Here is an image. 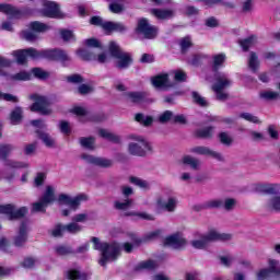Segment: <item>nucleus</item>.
<instances>
[{
	"instance_id": "obj_1",
	"label": "nucleus",
	"mask_w": 280,
	"mask_h": 280,
	"mask_svg": "<svg viewBox=\"0 0 280 280\" xmlns=\"http://www.w3.org/2000/svg\"><path fill=\"white\" fill-rule=\"evenodd\" d=\"M12 56L15 57V60L19 65H25V62H27V58H48V60H59V62H69V60H71L67 52L58 49L43 50L38 52V50L34 48H28L23 50H15L12 52Z\"/></svg>"
},
{
	"instance_id": "obj_2",
	"label": "nucleus",
	"mask_w": 280,
	"mask_h": 280,
	"mask_svg": "<svg viewBox=\"0 0 280 280\" xmlns=\"http://www.w3.org/2000/svg\"><path fill=\"white\" fill-rule=\"evenodd\" d=\"M92 242L95 250H101L102 253V258L98 261L100 266H104L108 261H115L119 257V253H121V247L117 243H101L97 237H93Z\"/></svg>"
},
{
	"instance_id": "obj_3",
	"label": "nucleus",
	"mask_w": 280,
	"mask_h": 280,
	"mask_svg": "<svg viewBox=\"0 0 280 280\" xmlns=\"http://www.w3.org/2000/svg\"><path fill=\"white\" fill-rule=\"evenodd\" d=\"M85 46L88 49L77 50V56L82 60H97V62H107L108 56L106 54H101L95 56V49H102V43L95 38H90L85 40Z\"/></svg>"
},
{
	"instance_id": "obj_4",
	"label": "nucleus",
	"mask_w": 280,
	"mask_h": 280,
	"mask_svg": "<svg viewBox=\"0 0 280 280\" xmlns=\"http://www.w3.org/2000/svg\"><path fill=\"white\" fill-rule=\"evenodd\" d=\"M231 234H222L218 230H210L207 235L197 234L196 238L191 241L192 248L202 250L209 246V242H229Z\"/></svg>"
},
{
	"instance_id": "obj_5",
	"label": "nucleus",
	"mask_w": 280,
	"mask_h": 280,
	"mask_svg": "<svg viewBox=\"0 0 280 280\" xmlns=\"http://www.w3.org/2000/svg\"><path fill=\"white\" fill-rule=\"evenodd\" d=\"M231 84H232L231 79H229L226 74L217 73L214 75L212 91H214L218 100L224 101L226 100V97H229V94L224 92V89H229Z\"/></svg>"
},
{
	"instance_id": "obj_6",
	"label": "nucleus",
	"mask_w": 280,
	"mask_h": 280,
	"mask_svg": "<svg viewBox=\"0 0 280 280\" xmlns=\"http://www.w3.org/2000/svg\"><path fill=\"white\" fill-rule=\"evenodd\" d=\"M109 54H112L113 58L117 59L116 65L118 69H126L132 63L130 54L121 51V48H119V45L115 42L109 44Z\"/></svg>"
},
{
	"instance_id": "obj_7",
	"label": "nucleus",
	"mask_w": 280,
	"mask_h": 280,
	"mask_svg": "<svg viewBox=\"0 0 280 280\" xmlns=\"http://www.w3.org/2000/svg\"><path fill=\"white\" fill-rule=\"evenodd\" d=\"M131 139L133 141H137L138 143H130L129 144V152L130 154H133L135 156H145L148 152H152V144L144 140L141 136H131Z\"/></svg>"
},
{
	"instance_id": "obj_8",
	"label": "nucleus",
	"mask_w": 280,
	"mask_h": 280,
	"mask_svg": "<svg viewBox=\"0 0 280 280\" xmlns=\"http://www.w3.org/2000/svg\"><path fill=\"white\" fill-rule=\"evenodd\" d=\"M90 23L91 25H100L106 34H112V32H126V26H124V24L108 21L103 22L100 16L91 18Z\"/></svg>"
},
{
	"instance_id": "obj_9",
	"label": "nucleus",
	"mask_w": 280,
	"mask_h": 280,
	"mask_svg": "<svg viewBox=\"0 0 280 280\" xmlns=\"http://www.w3.org/2000/svg\"><path fill=\"white\" fill-rule=\"evenodd\" d=\"M56 200V188L47 186L46 190L38 202L33 203V211H45L47 205H51Z\"/></svg>"
},
{
	"instance_id": "obj_10",
	"label": "nucleus",
	"mask_w": 280,
	"mask_h": 280,
	"mask_svg": "<svg viewBox=\"0 0 280 280\" xmlns=\"http://www.w3.org/2000/svg\"><path fill=\"white\" fill-rule=\"evenodd\" d=\"M31 100L35 102L31 106V110L33 113H40V115H49V113H51V109L49 108V103H47V98H45V96L33 94L31 95Z\"/></svg>"
},
{
	"instance_id": "obj_11",
	"label": "nucleus",
	"mask_w": 280,
	"mask_h": 280,
	"mask_svg": "<svg viewBox=\"0 0 280 280\" xmlns=\"http://www.w3.org/2000/svg\"><path fill=\"white\" fill-rule=\"evenodd\" d=\"M178 201L174 197H167V195H160L155 201L156 211H174Z\"/></svg>"
},
{
	"instance_id": "obj_12",
	"label": "nucleus",
	"mask_w": 280,
	"mask_h": 280,
	"mask_svg": "<svg viewBox=\"0 0 280 280\" xmlns=\"http://www.w3.org/2000/svg\"><path fill=\"white\" fill-rule=\"evenodd\" d=\"M268 269H261L258 273H257V279L258 280H266L268 279V277H270V275H272V277H276L277 279L280 278V265H279V260L277 259H269L268 260Z\"/></svg>"
},
{
	"instance_id": "obj_13",
	"label": "nucleus",
	"mask_w": 280,
	"mask_h": 280,
	"mask_svg": "<svg viewBox=\"0 0 280 280\" xmlns=\"http://www.w3.org/2000/svg\"><path fill=\"white\" fill-rule=\"evenodd\" d=\"M57 200L59 205H66L67 207H69V209H71L72 211H75V209L80 207V202H83L84 200H86V196L78 195L77 197H71L69 195L61 194L59 195Z\"/></svg>"
},
{
	"instance_id": "obj_14",
	"label": "nucleus",
	"mask_w": 280,
	"mask_h": 280,
	"mask_svg": "<svg viewBox=\"0 0 280 280\" xmlns=\"http://www.w3.org/2000/svg\"><path fill=\"white\" fill-rule=\"evenodd\" d=\"M137 33L143 34L144 38H156L159 31L155 26L150 25L145 19L138 21Z\"/></svg>"
},
{
	"instance_id": "obj_15",
	"label": "nucleus",
	"mask_w": 280,
	"mask_h": 280,
	"mask_svg": "<svg viewBox=\"0 0 280 280\" xmlns=\"http://www.w3.org/2000/svg\"><path fill=\"white\" fill-rule=\"evenodd\" d=\"M0 213H4L9 220H19L27 213V208L23 207L16 210L13 205H5L0 206Z\"/></svg>"
},
{
	"instance_id": "obj_16",
	"label": "nucleus",
	"mask_w": 280,
	"mask_h": 280,
	"mask_svg": "<svg viewBox=\"0 0 280 280\" xmlns=\"http://www.w3.org/2000/svg\"><path fill=\"white\" fill-rule=\"evenodd\" d=\"M43 5H44V8L42 10V14L44 16H48L49 19H61L62 18L60 8L58 7V4L56 2L44 0Z\"/></svg>"
},
{
	"instance_id": "obj_17",
	"label": "nucleus",
	"mask_w": 280,
	"mask_h": 280,
	"mask_svg": "<svg viewBox=\"0 0 280 280\" xmlns=\"http://www.w3.org/2000/svg\"><path fill=\"white\" fill-rule=\"evenodd\" d=\"M82 231V226L78 223H69L68 225H57L52 232V237H61L65 233H80Z\"/></svg>"
},
{
	"instance_id": "obj_18",
	"label": "nucleus",
	"mask_w": 280,
	"mask_h": 280,
	"mask_svg": "<svg viewBox=\"0 0 280 280\" xmlns=\"http://www.w3.org/2000/svg\"><path fill=\"white\" fill-rule=\"evenodd\" d=\"M164 246H170L171 248H184V246H187V241L183 237V234L176 233L164 240Z\"/></svg>"
},
{
	"instance_id": "obj_19",
	"label": "nucleus",
	"mask_w": 280,
	"mask_h": 280,
	"mask_svg": "<svg viewBox=\"0 0 280 280\" xmlns=\"http://www.w3.org/2000/svg\"><path fill=\"white\" fill-rule=\"evenodd\" d=\"M21 167H27V163H21V162H14L9 161L5 165V173L3 175V178L7 180H12L14 178V174H16L18 170H21Z\"/></svg>"
},
{
	"instance_id": "obj_20",
	"label": "nucleus",
	"mask_w": 280,
	"mask_h": 280,
	"mask_svg": "<svg viewBox=\"0 0 280 280\" xmlns=\"http://www.w3.org/2000/svg\"><path fill=\"white\" fill-rule=\"evenodd\" d=\"M83 161H86V163H92L93 165H98L100 167H110L113 165V162L110 160L104 159V158H96L89 154L82 155Z\"/></svg>"
},
{
	"instance_id": "obj_21",
	"label": "nucleus",
	"mask_w": 280,
	"mask_h": 280,
	"mask_svg": "<svg viewBox=\"0 0 280 280\" xmlns=\"http://www.w3.org/2000/svg\"><path fill=\"white\" fill-rule=\"evenodd\" d=\"M151 82L155 89H170L172 86L167 80V74H159Z\"/></svg>"
},
{
	"instance_id": "obj_22",
	"label": "nucleus",
	"mask_w": 280,
	"mask_h": 280,
	"mask_svg": "<svg viewBox=\"0 0 280 280\" xmlns=\"http://www.w3.org/2000/svg\"><path fill=\"white\" fill-rule=\"evenodd\" d=\"M256 189L261 194H270L271 196L279 194V186L275 184H259Z\"/></svg>"
},
{
	"instance_id": "obj_23",
	"label": "nucleus",
	"mask_w": 280,
	"mask_h": 280,
	"mask_svg": "<svg viewBox=\"0 0 280 280\" xmlns=\"http://www.w3.org/2000/svg\"><path fill=\"white\" fill-rule=\"evenodd\" d=\"M25 242H27V223H22L15 237V246H23Z\"/></svg>"
},
{
	"instance_id": "obj_24",
	"label": "nucleus",
	"mask_w": 280,
	"mask_h": 280,
	"mask_svg": "<svg viewBox=\"0 0 280 280\" xmlns=\"http://www.w3.org/2000/svg\"><path fill=\"white\" fill-rule=\"evenodd\" d=\"M151 14L155 16V19L165 20V19H172L174 16V11L170 9H152Z\"/></svg>"
},
{
	"instance_id": "obj_25",
	"label": "nucleus",
	"mask_w": 280,
	"mask_h": 280,
	"mask_svg": "<svg viewBox=\"0 0 280 280\" xmlns=\"http://www.w3.org/2000/svg\"><path fill=\"white\" fill-rule=\"evenodd\" d=\"M192 152H195L196 154H205V155H208V156H212L213 159H218V161H222V155L220 153L211 151L207 147L194 148Z\"/></svg>"
},
{
	"instance_id": "obj_26",
	"label": "nucleus",
	"mask_w": 280,
	"mask_h": 280,
	"mask_svg": "<svg viewBox=\"0 0 280 280\" xmlns=\"http://www.w3.org/2000/svg\"><path fill=\"white\" fill-rule=\"evenodd\" d=\"M0 12H3V14H7L8 16L18 18L20 12L14 7L10 4H0Z\"/></svg>"
},
{
	"instance_id": "obj_27",
	"label": "nucleus",
	"mask_w": 280,
	"mask_h": 280,
	"mask_svg": "<svg viewBox=\"0 0 280 280\" xmlns=\"http://www.w3.org/2000/svg\"><path fill=\"white\" fill-rule=\"evenodd\" d=\"M145 95L143 93L139 92H129L127 94L128 102H132L133 104H141V102L144 100Z\"/></svg>"
},
{
	"instance_id": "obj_28",
	"label": "nucleus",
	"mask_w": 280,
	"mask_h": 280,
	"mask_svg": "<svg viewBox=\"0 0 280 280\" xmlns=\"http://www.w3.org/2000/svg\"><path fill=\"white\" fill-rule=\"evenodd\" d=\"M182 162L184 165H189L192 170H198V167H200V162L189 155H185L182 159Z\"/></svg>"
},
{
	"instance_id": "obj_29",
	"label": "nucleus",
	"mask_w": 280,
	"mask_h": 280,
	"mask_svg": "<svg viewBox=\"0 0 280 280\" xmlns=\"http://www.w3.org/2000/svg\"><path fill=\"white\" fill-rule=\"evenodd\" d=\"M98 135L103 137V139H108L109 141H114V143H119V137L115 136L114 133H112L106 129H101L98 131Z\"/></svg>"
},
{
	"instance_id": "obj_30",
	"label": "nucleus",
	"mask_w": 280,
	"mask_h": 280,
	"mask_svg": "<svg viewBox=\"0 0 280 280\" xmlns=\"http://www.w3.org/2000/svg\"><path fill=\"white\" fill-rule=\"evenodd\" d=\"M156 262L154 260H147V261H142L140 262L136 270H154V268H156Z\"/></svg>"
},
{
	"instance_id": "obj_31",
	"label": "nucleus",
	"mask_w": 280,
	"mask_h": 280,
	"mask_svg": "<svg viewBox=\"0 0 280 280\" xmlns=\"http://www.w3.org/2000/svg\"><path fill=\"white\" fill-rule=\"evenodd\" d=\"M30 30L32 32H47V30H49V26H47V24L45 23L32 22L30 24Z\"/></svg>"
},
{
	"instance_id": "obj_32",
	"label": "nucleus",
	"mask_w": 280,
	"mask_h": 280,
	"mask_svg": "<svg viewBox=\"0 0 280 280\" xmlns=\"http://www.w3.org/2000/svg\"><path fill=\"white\" fill-rule=\"evenodd\" d=\"M12 80H16L19 82H26L27 80H32V73L21 71L14 75L11 77Z\"/></svg>"
},
{
	"instance_id": "obj_33",
	"label": "nucleus",
	"mask_w": 280,
	"mask_h": 280,
	"mask_svg": "<svg viewBox=\"0 0 280 280\" xmlns=\"http://www.w3.org/2000/svg\"><path fill=\"white\" fill-rule=\"evenodd\" d=\"M23 117V110L21 108L16 107L12 113H11V124L16 126L21 121Z\"/></svg>"
},
{
	"instance_id": "obj_34",
	"label": "nucleus",
	"mask_w": 280,
	"mask_h": 280,
	"mask_svg": "<svg viewBox=\"0 0 280 280\" xmlns=\"http://www.w3.org/2000/svg\"><path fill=\"white\" fill-rule=\"evenodd\" d=\"M267 207H269L273 211H280V196L271 197L267 203Z\"/></svg>"
},
{
	"instance_id": "obj_35",
	"label": "nucleus",
	"mask_w": 280,
	"mask_h": 280,
	"mask_svg": "<svg viewBox=\"0 0 280 280\" xmlns=\"http://www.w3.org/2000/svg\"><path fill=\"white\" fill-rule=\"evenodd\" d=\"M136 121H138L139 124H142V126H151L152 121H154L152 119L151 116H144L143 114H138L136 115Z\"/></svg>"
},
{
	"instance_id": "obj_36",
	"label": "nucleus",
	"mask_w": 280,
	"mask_h": 280,
	"mask_svg": "<svg viewBox=\"0 0 280 280\" xmlns=\"http://www.w3.org/2000/svg\"><path fill=\"white\" fill-rule=\"evenodd\" d=\"M32 73L38 80H47V78H49V72H47V71H45V70H43L40 68L33 69Z\"/></svg>"
},
{
	"instance_id": "obj_37",
	"label": "nucleus",
	"mask_w": 280,
	"mask_h": 280,
	"mask_svg": "<svg viewBox=\"0 0 280 280\" xmlns=\"http://www.w3.org/2000/svg\"><path fill=\"white\" fill-rule=\"evenodd\" d=\"M37 135H38L39 139H42L43 143H45V145H47V148L54 147V139H51V137H49V135H47L45 132H40V131H37Z\"/></svg>"
},
{
	"instance_id": "obj_38",
	"label": "nucleus",
	"mask_w": 280,
	"mask_h": 280,
	"mask_svg": "<svg viewBox=\"0 0 280 280\" xmlns=\"http://www.w3.org/2000/svg\"><path fill=\"white\" fill-rule=\"evenodd\" d=\"M248 67L252 71H257V69H259V60H257V55H255V52L250 54Z\"/></svg>"
},
{
	"instance_id": "obj_39",
	"label": "nucleus",
	"mask_w": 280,
	"mask_h": 280,
	"mask_svg": "<svg viewBox=\"0 0 280 280\" xmlns=\"http://www.w3.org/2000/svg\"><path fill=\"white\" fill-rule=\"evenodd\" d=\"M257 38L255 36L248 37L247 39L241 40L240 45L246 51L248 48L253 47L255 45Z\"/></svg>"
},
{
	"instance_id": "obj_40",
	"label": "nucleus",
	"mask_w": 280,
	"mask_h": 280,
	"mask_svg": "<svg viewBox=\"0 0 280 280\" xmlns=\"http://www.w3.org/2000/svg\"><path fill=\"white\" fill-rule=\"evenodd\" d=\"M130 183H132V185H137V187H140L141 189H148V187H150V184H148V182L139 177H130Z\"/></svg>"
},
{
	"instance_id": "obj_41",
	"label": "nucleus",
	"mask_w": 280,
	"mask_h": 280,
	"mask_svg": "<svg viewBox=\"0 0 280 280\" xmlns=\"http://www.w3.org/2000/svg\"><path fill=\"white\" fill-rule=\"evenodd\" d=\"M80 143L86 150H93L95 148V140L93 138H81Z\"/></svg>"
},
{
	"instance_id": "obj_42",
	"label": "nucleus",
	"mask_w": 280,
	"mask_h": 280,
	"mask_svg": "<svg viewBox=\"0 0 280 280\" xmlns=\"http://www.w3.org/2000/svg\"><path fill=\"white\" fill-rule=\"evenodd\" d=\"M68 279L69 280H84L86 276L81 275L78 270H70L68 271Z\"/></svg>"
},
{
	"instance_id": "obj_43",
	"label": "nucleus",
	"mask_w": 280,
	"mask_h": 280,
	"mask_svg": "<svg viewBox=\"0 0 280 280\" xmlns=\"http://www.w3.org/2000/svg\"><path fill=\"white\" fill-rule=\"evenodd\" d=\"M115 207H116V209L126 211V209H130V207H132V200L126 199L124 202L116 201Z\"/></svg>"
},
{
	"instance_id": "obj_44",
	"label": "nucleus",
	"mask_w": 280,
	"mask_h": 280,
	"mask_svg": "<svg viewBox=\"0 0 280 280\" xmlns=\"http://www.w3.org/2000/svg\"><path fill=\"white\" fill-rule=\"evenodd\" d=\"M260 97L262 100H277L279 97V93L272 91H264L260 93Z\"/></svg>"
},
{
	"instance_id": "obj_45",
	"label": "nucleus",
	"mask_w": 280,
	"mask_h": 280,
	"mask_svg": "<svg viewBox=\"0 0 280 280\" xmlns=\"http://www.w3.org/2000/svg\"><path fill=\"white\" fill-rule=\"evenodd\" d=\"M60 35L62 40L69 42V40H74L75 36L73 35V32L69 30H61Z\"/></svg>"
},
{
	"instance_id": "obj_46",
	"label": "nucleus",
	"mask_w": 280,
	"mask_h": 280,
	"mask_svg": "<svg viewBox=\"0 0 280 280\" xmlns=\"http://www.w3.org/2000/svg\"><path fill=\"white\" fill-rule=\"evenodd\" d=\"M221 143H223L224 145H231V143H233V138H231V136H229V133L226 132H222L219 136Z\"/></svg>"
},
{
	"instance_id": "obj_47",
	"label": "nucleus",
	"mask_w": 280,
	"mask_h": 280,
	"mask_svg": "<svg viewBox=\"0 0 280 280\" xmlns=\"http://www.w3.org/2000/svg\"><path fill=\"white\" fill-rule=\"evenodd\" d=\"M192 97L196 102V104H198L199 106H207V100H205V97L200 96V94H198V92H192Z\"/></svg>"
},
{
	"instance_id": "obj_48",
	"label": "nucleus",
	"mask_w": 280,
	"mask_h": 280,
	"mask_svg": "<svg viewBox=\"0 0 280 280\" xmlns=\"http://www.w3.org/2000/svg\"><path fill=\"white\" fill-rule=\"evenodd\" d=\"M11 150H12V145H10V144L0 145V158L5 159V156H8V154H10Z\"/></svg>"
},
{
	"instance_id": "obj_49",
	"label": "nucleus",
	"mask_w": 280,
	"mask_h": 280,
	"mask_svg": "<svg viewBox=\"0 0 280 280\" xmlns=\"http://www.w3.org/2000/svg\"><path fill=\"white\" fill-rule=\"evenodd\" d=\"M159 119H160L161 124H166V121L174 119V114H172V112H170V110H166L160 116Z\"/></svg>"
},
{
	"instance_id": "obj_50",
	"label": "nucleus",
	"mask_w": 280,
	"mask_h": 280,
	"mask_svg": "<svg viewBox=\"0 0 280 280\" xmlns=\"http://www.w3.org/2000/svg\"><path fill=\"white\" fill-rule=\"evenodd\" d=\"M8 67H10V60L0 58V75H8V73H5Z\"/></svg>"
},
{
	"instance_id": "obj_51",
	"label": "nucleus",
	"mask_w": 280,
	"mask_h": 280,
	"mask_svg": "<svg viewBox=\"0 0 280 280\" xmlns=\"http://www.w3.org/2000/svg\"><path fill=\"white\" fill-rule=\"evenodd\" d=\"M224 60H226V56L223 54L220 55H215L214 56V69H218V67H220V65H222L224 62Z\"/></svg>"
},
{
	"instance_id": "obj_52",
	"label": "nucleus",
	"mask_w": 280,
	"mask_h": 280,
	"mask_svg": "<svg viewBox=\"0 0 280 280\" xmlns=\"http://www.w3.org/2000/svg\"><path fill=\"white\" fill-rule=\"evenodd\" d=\"M0 100H4V102H19V98L12 94H5L0 92Z\"/></svg>"
},
{
	"instance_id": "obj_53",
	"label": "nucleus",
	"mask_w": 280,
	"mask_h": 280,
	"mask_svg": "<svg viewBox=\"0 0 280 280\" xmlns=\"http://www.w3.org/2000/svg\"><path fill=\"white\" fill-rule=\"evenodd\" d=\"M191 45V38L189 37H184L182 40H180V48H182V51H187V49H189V46Z\"/></svg>"
},
{
	"instance_id": "obj_54",
	"label": "nucleus",
	"mask_w": 280,
	"mask_h": 280,
	"mask_svg": "<svg viewBox=\"0 0 280 280\" xmlns=\"http://www.w3.org/2000/svg\"><path fill=\"white\" fill-rule=\"evenodd\" d=\"M241 117L243 119H246V121H252V124H259V118H257L256 116H253L252 114L245 113V114H242Z\"/></svg>"
},
{
	"instance_id": "obj_55",
	"label": "nucleus",
	"mask_w": 280,
	"mask_h": 280,
	"mask_svg": "<svg viewBox=\"0 0 280 280\" xmlns=\"http://www.w3.org/2000/svg\"><path fill=\"white\" fill-rule=\"evenodd\" d=\"M72 113L78 117H86V109H84V107H80V106L73 107Z\"/></svg>"
},
{
	"instance_id": "obj_56",
	"label": "nucleus",
	"mask_w": 280,
	"mask_h": 280,
	"mask_svg": "<svg viewBox=\"0 0 280 280\" xmlns=\"http://www.w3.org/2000/svg\"><path fill=\"white\" fill-rule=\"evenodd\" d=\"M206 207L208 209H218V207H222V201L214 199V200H210L206 203Z\"/></svg>"
},
{
	"instance_id": "obj_57",
	"label": "nucleus",
	"mask_w": 280,
	"mask_h": 280,
	"mask_svg": "<svg viewBox=\"0 0 280 280\" xmlns=\"http://www.w3.org/2000/svg\"><path fill=\"white\" fill-rule=\"evenodd\" d=\"M109 10L114 14H119V12H121L124 10V5L118 4V3H112V4H109Z\"/></svg>"
},
{
	"instance_id": "obj_58",
	"label": "nucleus",
	"mask_w": 280,
	"mask_h": 280,
	"mask_svg": "<svg viewBox=\"0 0 280 280\" xmlns=\"http://www.w3.org/2000/svg\"><path fill=\"white\" fill-rule=\"evenodd\" d=\"M175 80L177 82H185L187 80V74L183 70L175 71Z\"/></svg>"
},
{
	"instance_id": "obj_59",
	"label": "nucleus",
	"mask_w": 280,
	"mask_h": 280,
	"mask_svg": "<svg viewBox=\"0 0 280 280\" xmlns=\"http://www.w3.org/2000/svg\"><path fill=\"white\" fill-rule=\"evenodd\" d=\"M59 128L63 135H69V132H71V127L67 121H61Z\"/></svg>"
},
{
	"instance_id": "obj_60",
	"label": "nucleus",
	"mask_w": 280,
	"mask_h": 280,
	"mask_svg": "<svg viewBox=\"0 0 280 280\" xmlns=\"http://www.w3.org/2000/svg\"><path fill=\"white\" fill-rule=\"evenodd\" d=\"M22 266L24 268H34V266H36V259H34V258H26L23 261Z\"/></svg>"
},
{
	"instance_id": "obj_61",
	"label": "nucleus",
	"mask_w": 280,
	"mask_h": 280,
	"mask_svg": "<svg viewBox=\"0 0 280 280\" xmlns=\"http://www.w3.org/2000/svg\"><path fill=\"white\" fill-rule=\"evenodd\" d=\"M68 82H71L72 84H80V82H82V77L79 74H72L68 77Z\"/></svg>"
},
{
	"instance_id": "obj_62",
	"label": "nucleus",
	"mask_w": 280,
	"mask_h": 280,
	"mask_svg": "<svg viewBox=\"0 0 280 280\" xmlns=\"http://www.w3.org/2000/svg\"><path fill=\"white\" fill-rule=\"evenodd\" d=\"M91 91H93V88L92 86H89L86 84H83L79 88V93L81 95H86L88 93H91Z\"/></svg>"
},
{
	"instance_id": "obj_63",
	"label": "nucleus",
	"mask_w": 280,
	"mask_h": 280,
	"mask_svg": "<svg viewBox=\"0 0 280 280\" xmlns=\"http://www.w3.org/2000/svg\"><path fill=\"white\" fill-rule=\"evenodd\" d=\"M86 220H89V214L81 213L73 217L74 222H86Z\"/></svg>"
},
{
	"instance_id": "obj_64",
	"label": "nucleus",
	"mask_w": 280,
	"mask_h": 280,
	"mask_svg": "<svg viewBox=\"0 0 280 280\" xmlns=\"http://www.w3.org/2000/svg\"><path fill=\"white\" fill-rule=\"evenodd\" d=\"M22 36L23 38H25V40H36V34L32 33V32H22Z\"/></svg>"
}]
</instances>
